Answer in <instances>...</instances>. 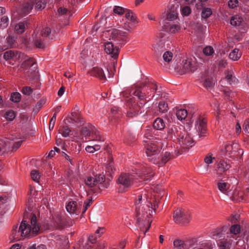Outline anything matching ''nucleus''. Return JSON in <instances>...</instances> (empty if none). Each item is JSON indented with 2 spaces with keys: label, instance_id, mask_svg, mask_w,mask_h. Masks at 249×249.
<instances>
[{
  "label": "nucleus",
  "instance_id": "obj_1",
  "mask_svg": "<svg viewBox=\"0 0 249 249\" xmlns=\"http://www.w3.org/2000/svg\"><path fill=\"white\" fill-rule=\"evenodd\" d=\"M154 191L159 195H153L151 192L144 193L139 195L135 202L137 223L139 224L141 229L146 227L144 234L146 233L151 226V217L156 213L158 207L159 198L161 197L163 189L158 185Z\"/></svg>",
  "mask_w": 249,
  "mask_h": 249
},
{
  "label": "nucleus",
  "instance_id": "obj_2",
  "mask_svg": "<svg viewBox=\"0 0 249 249\" xmlns=\"http://www.w3.org/2000/svg\"><path fill=\"white\" fill-rule=\"evenodd\" d=\"M30 224V225L28 224L25 220H23L19 227L18 226L13 227L11 233L13 239L18 241L23 237L30 236L31 233L36 234L40 229V226L37 223L35 214L33 215Z\"/></svg>",
  "mask_w": 249,
  "mask_h": 249
},
{
  "label": "nucleus",
  "instance_id": "obj_3",
  "mask_svg": "<svg viewBox=\"0 0 249 249\" xmlns=\"http://www.w3.org/2000/svg\"><path fill=\"white\" fill-rule=\"evenodd\" d=\"M135 179V176L132 174L122 173L116 180L119 192L127 191L132 186Z\"/></svg>",
  "mask_w": 249,
  "mask_h": 249
},
{
  "label": "nucleus",
  "instance_id": "obj_4",
  "mask_svg": "<svg viewBox=\"0 0 249 249\" xmlns=\"http://www.w3.org/2000/svg\"><path fill=\"white\" fill-rule=\"evenodd\" d=\"M81 134L85 137L91 136V140L103 141V138L100 135L99 132L96 129L94 126L88 124L83 126L80 131Z\"/></svg>",
  "mask_w": 249,
  "mask_h": 249
},
{
  "label": "nucleus",
  "instance_id": "obj_5",
  "mask_svg": "<svg viewBox=\"0 0 249 249\" xmlns=\"http://www.w3.org/2000/svg\"><path fill=\"white\" fill-rule=\"evenodd\" d=\"M147 143L144 146L145 153L148 160L154 163L157 161V158L160 154V149L155 143L144 141Z\"/></svg>",
  "mask_w": 249,
  "mask_h": 249
},
{
  "label": "nucleus",
  "instance_id": "obj_6",
  "mask_svg": "<svg viewBox=\"0 0 249 249\" xmlns=\"http://www.w3.org/2000/svg\"><path fill=\"white\" fill-rule=\"evenodd\" d=\"M142 86H136L135 87L136 89L133 92V94L138 97L139 101L136 103L140 105L141 107H143L154 96V94L150 93L149 91H147V96L144 94V91L146 90L143 88L141 89Z\"/></svg>",
  "mask_w": 249,
  "mask_h": 249
},
{
  "label": "nucleus",
  "instance_id": "obj_7",
  "mask_svg": "<svg viewBox=\"0 0 249 249\" xmlns=\"http://www.w3.org/2000/svg\"><path fill=\"white\" fill-rule=\"evenodd\" d=\"M177 142L180 146L182 152L187 151L190 147H192L195 143L191 135L184 130H182V134L179 137Z\"/></svg>",
  "mask_w": 249,
  "mask_h": 249
},
{
  "label": "nucleus",
  "instance_id": "obj_8",
  "mask_svg": "<svg viewBox=\"0 0 249 249\" xmlns=\"http://www.w3.org/2000/svg\"><path fill=\"white\" fill-rule=\"evenodd\" d=\"M173 217L175 222L179 224L188 223L191 219L190 213L185 209L180 208L174 211Z\"/></svg>",
  "mask_w": 249,
  "mask_h": 249
},
{
  "label": "nucleus",
  "instance_id": "obj_9",
  "mask_svg": "<svg viewBox=\"0 0 249 249\" xmlns=\"http://www.w3.org/2000/svg\"><path fill=\"white\" fill-rule=\"evenodd\" d=\"M110 37L121 45H124L129 40L127 32L116 29H113L111 31Z\"/></svg>",
  "mask_w": 249,
  "mask_h": 249
},
{
  "label": "nucleus",
  "instance_id": "obj_10",
  "mask_svg": "<svg viewBox=\"0 0 249 249\" xmlns=\"http://www.w3.org/2000/svg\"><path fill=\"white\" fill-rule=\"evenodd\" d=\"M127 110L126 112V116L128 118H132L136 117L142 107L140 105L136 103L134 99L131 98L126 103Z\"/></svg>",
  "mask_w": 249,
  "mask_h": 249
},
{
  "label": "nucleus",
  "instance_id": "obj_11",
  "mask_svg": "<svg viewBox=\"0 0 249 249\" xmlns=\"http://www.w3.org/2000/svg\"><path fill=\"white\" fill-rule=\"evenodd\" d=\"M225 154L231 158L238 156V155H242L243 151L240 149L236 143H229L225 146Z\"/></svg>",
  "mask_w": 249,
  "mask_h": 249
},
{
  "label": "nucleus",
  "instance_id": "obj_12",
  "mask_svg": "<svg viewBox=\"0 0 249 249\" xmlns=\"http://www.w3.org/2000/svg\"><path fill=\"white\" fill-rule=\"evenodd\" d=\"M18 57L24 60L21 65L20 71L25 72L27 70L31 69V67L35 64V60L34 58L29 57L22 53H17Z\"/></svg>",
  "mask_w": 249,
  "mask_h": 249
},
{
  "label": "nucleus",
  "instance_id": "obj_13",
  "mask_svg": "<svg viewBox=\"0 0 249 249\" xmlns=\"http://www.w3.org/2000/svg\"><path fill=\"white\" fill-rule=\"evenodd\" d=\"M182 129L178 126H172L167 131V139L178 141L182 133Z\"/></svg>",
  "mask_w": 249,
  "mask_h": 249
},
{
  "label": "nucleus",
  "instance_id": "obj_14",
  "mask_svg": "<svg viewBox=\"0 0 249 249\" xmlns=\"http://www.w3.org/2000/svg\"><path fill=\"white\" fill-rule=\"evenodd\" d=\"M105 51L111 57L116 59L119 55V49L117 47H114L112 42H108L105 44Z\"/></svg>",
  "mask_w": 249,
  "mask_h": 249
},
{
  "label": "nucleus",
  "instance_id": "obj_15",
  "mask_svg": "<svg viewBox=\"0 0 249 249\" xmlns=\"http://www.w3.org/2000/svg\"><path fill=\"white\" fill-rule=\"evenodd\" d=\"M196 123L195 127L199 136H204L206 132V122L204 119L199 117Z\"/></svg>",
  "mask_w": 249,
  "mask_h": 249
},
{
  "label": "nucleus",
  "instance_id": "obj_16",
  "mask_svg": "<svg viewBox=\"0 0 249 249\" xmlns=\"http://www.w3.org/2000/svg\"><path fill=\"white\" fill-rule=\"evenodd\" d=\"M173 156L169 152H165L162 154L161 157L160 155L157 158V161L154 162L153 163L157 165L159 167L163 166L169 160L172 159Z\"/></svg>",
  "mask_w": 249,
  "mask_h": 249
},
{
  "label": "nucleus",
  "instance_id": "obj_17",
  "mask_svg": "<svg viewBox=\"0 0 249 249\" xmlns=\"http://www.w3.org/2000/svg\"><path fill=\"white\" fill-rule=\"evenodd\" d=\"M183 68L185 72H194L197 69L195 61L191 59H187L183 61Z\"/></svg>",
  "mask_w": 249,
  "mask_h": 249
},
{
  "label": "nucleus",
  "instance_id": "obj_18",
  "mask_svg": "<svg viewBox=\"0 0 249 249\" xmlns=\"http://www.w3.org/2000/svg\"><path fill=\"white\" fill-rule=\"evenodd\" d=\"M90 75L95 76L100 80H106L107 75L105 73L103 70L99 67H95L92 68L90 71Z\"/></svg>",
  "mask_w": 249,
  "mask_h": 249
},
{
  "label": "nucleus",
  "instance_id": "obj_19",
  "mask_svg": "<svg viewBox=\"0 0 249 249\" xmlns=\"http://www.w3.org/2000/svg\"><path fill=\"white\" fill-rule=\"evenodd\" d=\"M95 181L96 186L100 189L101 187L107 188L109 186V184L108 182H105V176L102 174H98L94 177Z\"/></svg>",
  "mask_w": 249,
  "mask_h": 249
},
{
  "label": "nucleus",
  "instance_id": "obj_20",
  "mask_svg": "<svg viewBox=\"0 0 249 249\" xmlns=\"http://www.w3.org/2000/svg\"><path fill=\"white\" fill-rule=\"evenodd\" d=\"M154 173L153 170L150 168H147L143 169L141 173H140V177L142 179L145 181L150 180L154 176Z\"/></svg>",
  "mask_w": 249,
  "mask_h": 249
},
{
  "label": "nucleus",
  "instance_id": "obj_21",
  "mask_svg": "<svg viewBox=\"0 0 249 249\" xmlns=\"http://www.w3.org/2000/svg\"><path fill=\"white\" fill-rule=\"evenodd\" d=\"M231 166L224 160H221L217 164V174L220 176L223 172L228 170Z\"/></svg>",
  "mask_w": 249,
  "mask_h": 249
},
{
  "label": "nucleus",
  "instance_id": "obj_22",
  "mask_svg": "<svg viewBox=\"0 0 249 249\" xmlns=\"http://www.w3.org/2000/svg\"><path fill=\"white\" fill-rule=\"evenodd\" d=\"M173 246L175 249H189V245L188 242L178 239H176L173 242Z\"/></svg>",
  "mask_w": 249,
  "mask_h": 249
},
{
  "label": "nucleus",
  "instance_id": "obj_23",
  "mask_svg": "<svg viewBox=\"0 0 249 249\" xmlns=\"http://www.w3.org/2000/svg\"><path fill=\"white\" fill-rule=\"evenodd\" d=\"M166 19L169 20H174L177 18L178 13L176 9L173 8L169 9L165 14Z\"/></svg>",
  "mask_w": 249,
  "mask_h": 249
},
{
  "label": "nucleus",
  "instance_id": "obj_24",
  "mask_svg": "<svg viewBox=\"0 0 249 249\" xmlns=\"http://www.w3.org/2000/svg\"><path fill=\"white\" fill-rule=\"evenodd\" d=\"M165 124L163 120L160 118H157L153 123V127L157 130H162L165 127Z\"/></svg>",
  "mask_w": 249,
  "mask_h": 249
},
{
  "label": "nucleus",
  "instance_id": "obj_25",
  "mask_svg": "<svg viewBox=\"0 0 249 249\" xmlns=\"http://www.w3.org/2000/svg\"><path fill=\"white\" fill-rule=\"evenodd\" d=\"M241 52L239 49H234L229 54V57L233 61H237L241 57Z\"/></svg>",
  "mask_w": 249,
  "mask_h": 249
},
{
  "label": "nucleus",
  "instance_id": "obj_26",
  "mask_svg": "<svg viewBox=\"0 0 249 249\" xmlns=\"http://www.w3.org/2000/svg\"><path fill=\"white\" fill-rule=\"evenodd\" d=\"M18 52H15L14 51L9 50L5 52L3 54V58L6 60H9L13 59L14 57L18 56L17 54Z\"/></svg>",
  "mask_w": 249,
  "mask_h": 249
},
{
  "label": "nucleus",
  "instance_id": "obj_27",
  "mask_svg": "<svg viewBox=\"0 0 249 249\" xmlns=\"http://www.w3.org/2000/svg\"><path fill=\"white\" fill-rule=\"evenodd\" d=\"M138 86H142V88H141V89H142V88L144 89H145V91H144V94L147 96V91H149L150 92V93H152L153 92L152 89H157V88L155 87V85L153 86L152 84H148V86H146V83H142L140 84V85H138Z\"/></svg>",
  "mask_w": 249,
  "mask_h": 249
},
{
  "label": "nucleus",
  "instance_id": "obj_28",
  "mask_svg": "<svg viewBox=\"0 0 249 249\" xmlns=\"http://www.w3.org/2000/svg\"><path fill=\"white\" fill-rule=\"evenodd\" d=\"M0 145L1 150H2L3 152L5 153L8 152L10 150L12 144L10 141L7 140L6 141L2 142V143H0Z\"/></svg>",
  "mask_w": 249,
  "mask_h": 249
},
{
  "label": "nucleus",
  "instance_id": "obj_29",
  "mask_svg": "<svg viewBox=\"0 0 249 249\" xmlns=\"http://www.w3.org/2000/svg\"><path fill=\"white\" fill-rule=\"evenodd\" d=\"M188 114L187 111L186 109H180L177 110L176 112V116L177 118L179 120H182L186 118Z\"/></svg>",
  "mask_w": 249,
  "mask_h": 249
},
{
  "label": "nucleus",
  "instance_id": "obj_30",
  "mask_svg": "<svg viewBox=\"0 0 249 249\" xmlns=\"http://www.w3.org/2000/svg\"><path fill=\"white\" fill-rule=\"evenodd\" d=\"M243 21L242 18L239 17L238 16H235L232 17L230 21L231 24L233 26H239Z\"/></svg>",
  "mask_w": 249,
  "mask_h": 249
},
{
  "label": "nucleus",
  "instance_id": "obj_31",
  "mask_svg": "<svg viewBox=\"0 0 249 249\" xmlns=\"http://www.w3.org/2000/svg\"><path fill=\"white\" fill-rule=\"evenodd\" d=\"M231 246V241L230 240H225L220 241L218 243L219 249H230Z\"/></svg>",
  "mask_w": 249,
  "mask_h": 249
},
{
  "label": "nucleus",
  "instance_id": "obj_32",
  "mask_svg": "<svg viewBox=\"0 0 249 249\" xmlns=\"http://www.w3.org/2000/svg\"><path fill=\"white\" fill-rule=\"evenodd\" d=\"M67 211L70 213H73L76 209V205L75 201H71L66 206Z\"/></svg>",
  "mask_w": 249,
  "mask_h": 249
},
{
  "label": "nucleus",
  "instance_id": "obj_33",
  "mask_svg": "<svg viewBox=\"0 0 249 249\" xmlns=\"http://www.w3.org/2000/svg\"><path fill=\"white\" fill-rule=\"evenodd\" d=\"M85 184L90 188L96 186L94 177H89L85 180Z\"/></svg>",
  "mask_w": 249,
  "mask_h": 249
},
{
  "label": "nucleus",
  "instance_id": "obj_34",
  "mask_svg": "<svg viewBox=\"0 0 249 249\" xmlns=\"http://www.w3.org/2000/svg\"><path fill=\"white\" fill-rule=\"evenodd\" d=\"M159 111L161 113H165L168 111V105L164 101H160L159 104Z\"/></svg>",
  "mask_w": 249,
  "mask_h": 249
},
{
  "label": "nucleus",
  "instance_id": "obj_35",
  "mask_svg": "<svg viewBox=\"0 0 249 249\" xmlns=\"http://www.w3.org/2000/svg\"><path fill=\"white\" fill-rule=\"evenodd\" d=\"M15 30L17 34H21L25 30L24 24L23 22H19L17 24L15 27Z\"/></svg>",
  "mask_w": 249,
  "mask_h": 249
},
{
  "label": "nucleus",
  "instance_id": "obj_36",
  "mask_svg": "<svg viewBox=\"0 0 249 249\" xmlns=\"http://www.w3.org/2000/svg\"><path fill=\"white\" fill-rule=\"evenodd\" d=\"M25 76L30 79H33L37 75V72L36 71H34L32 69H29L25 71V72H23Z\"/></svg>",
  "mask_w": 249,
  "mask_h": 249
},
{
  "label": "nucleus",
  "instance_id": "obj_37",
  "mask_svg": "<svg viewBox=\"0 0 249 249\" xmlns=\"http://www.w3.org/2000/svg\"><path fill=\"white\" fill-rule=\"evenodd\" d=\"M212 14V10L209 8L204 7L202 9L201 16L202 18H207Z\"/></svg>",
  "mask_w": 249,
  "mask_h": 249
},
{
  "label": "nucleus",
  "instance_id": "obj_38",
  "mask_svg": "<svg viewBox=\"0 0 249 249\" xmlns=\"http://www.w3.org/2000/svg\"><path fill=\"white\" fill-rule=\"evenodd\" d=\"M214 52L213 48L210 46H206L203 49V53L206 56H211Z\"/></svg>",
  "mask_w": 249,
  "mask_h": 249
},
{
  "label": "nucleus",
  "instance_id": "obj_39",
  "mask_svg": "<svg viewBox=\"0 0 249 249\" xmlns=\"http://www.w3.org/2000/svg\"><path fill=\"white\" fill-rule=\"evenodd\" d=\"M21 99V95L18 92L13 93L10 97V100L14 103H18Z\"/></svg>",
  "mask_w": 249,
  "mask_h": 249
},
{
  "label": "nucleus",
  "instance_id": "obj_40",
  "mask_svg": "<svg viewBox=\"0 0 249 249\" xmlns=\"http://www.w3.org/2000/svg\"><path fill=\"white\" fill-rule=\"evenodd\" d=\"M4 116L7 120L12 121L15 118L16 114L13 110H10L5 113Z\"/></svg>",
  "mask_w": 249,
  "mask_h": 249
},
{
  "label": "nucleus",
  "instance_id": "obj_41",
  "mask_svg": "<svg viewBox=\"0 0 249 249\" xmlns=\"http://www.w3.org/2000/svg\"><path fill=\"white\" fill-rule=\"evenodd\" d=\"M230 231L231 233L233 234H237L240 232V226L238 224L233 225L231 227Z\"/></svg>",
  "mask_w": 249,
  "mask_h": 249
},
{
  "label": "nucleus",
  "instance_id": "obj_42",
  "mask_svg": "<svg viewBox=\"0 0 249 249\" xmlns=\"http://www.w3.org/2000/svg\"><path fill=\"white\" fill-rule=\"evenodd\" d=\"M217 186L219 191L223 193H225L227 189L229 188L227 183L224 182L218 183Z\"/></svg>",
  "mask_w": 249,
  "mask_h": 249
},
{
  "label": "nucleus",
  "instance_id": "obj_43",
  "mask_svg": "<svg viewBox=\"0 0 249 249\" xmlns=\"http://www.w3.org/2000/svg\"><path fill=\"white\" fill-rule=\"evenodd\" d=\"M173 58V53L171 52L166 51L163 54V59L165 62H169Z\"/></svg>",
  "mask_w": 249,
  "mask_h": 249
},
{
  "label": "nucleus",
  "instance_id": "obj_44",
  "mask_svg": "<svg viewBox=\"0 0 249 249\" xmlns=\"http://www.w3.org/2000/svg\"><path fill=\"white\" fill-rule=\"evenodd\" d=\"M31 176L32 179L36 182H39V180L40 177L39 173L36 170H32L31 172Z\"/></svg>",
  "mask_w": 249,
  "mask_h": 249
},
{
  "label": "nucleus",
  "instance_id": "obj_45",
  "mask_svg": "<svg viewBox=\"0 0 249 249\" xmlns=\"http://www.w3.org/2000/svg\"><path fill=\"white\" fill-rule=\"evenodd\" d=\"M59 132L61 133L63 136L66 137L69 135L71 130L66 125L62 126V128L59 129Z\"/></svg>",
  "mask_w": 249,
  "mask_h": 249
},
{
  "label": "nucleus",
  "instance_id": "obj_46",
  "mask_svg": "<svg viewBox=\"0 0 249 249\" xmlns=\"http://www.w3.org/2000/svg\"><path fill=\"white\" fill-rule=\"evenodd\" d=\"M126 10V9L118 6H115L113 8V12L115 14L119 15H122L124 14Z\"/></svg>",
  "mask_w": 249,
  "mask_h": 249
},
{
  "label": "nucleus",
  "instance_id": "obj_47",
  "mask_svg": "<svg viewBox=\"0 0 249 249\" xmlns=\"http://www.w3.org/2000/svg\"><path fill=\"white\" fill-rule=\"evenodd\" d=\"M8 18L6 16H3L1 18L0 21V28H5L8 25Z\"/></svg>",
  "mask_w": 249,
  "mask_h": 249
},
{
  "label": "nucleus",
  "instance_id": "obj_48",
  "mask_svg": "<svg viewBox=\"0 0 249 249\" xmlns=\"http://www.w3.org/2000/svg\"><path fill=\"white\" fill-rule=\"evenodd\" d=\"M112 157H110V160H109V163L107 165L106 169L107 172H108L110 174L113 173L115 170V168H114L113 163L112 161Z\"/></svg>",
  "mask_w": 249,
  "mask_h": 249
},
{
  "label": "nucleus",
  "instance_id": "obj_49",
  "mask_svg": "<svg viewBox=\"0 0 249 249\" xmlns=\"http://www.w3.org/2000/svg\"><path fill=\"white\" fill-rule=\"evenodd\" d=\"M33 4L29 2L26 3L23 6V12L26 14H28L33 9Z\"/></svg>",
  "mask_w": 249,
  "mask_h": 249
},
{
  "label": "nucleus",
  "instance_id": "obj_50",
  "mask_svg": "<svg viewBox=\"0 0 249 249\" xmlns=\"http://www.w3.org/2000/svg\"><path fill=\"white\" fill-rule=\"evenodd\" d=\"M125 12H126V13H125V17L126 19H127L128 20H130L131 21H134L135 20L134 14H133V13L132 12H131L130 10L126 9Z\"/></svg>",
  "mask_w": 249,
  "mask_h": 249
},
{
  "label": "nucleus",
  "instance_id": "obj_51",
  "mask_svg": "<svg viewBox=\"0 0 249 249\" xmlns=\"http://www.w3.org/2000/svg\"><path fill=\"white\" fill-rule=\"evenodd\" d=\"M113 69H111L110 71L107 69V77L110 78L111 77H113V76L114 74V72L116 71V62L113 61L111 64Z\"/></svg>",
  "mask_w": 249,
  "mask_h": 249
},
{
  "label": "nucleus",
  "instance_id": "obj_52",
  "mask_svg": "<svg viewBox=\"0 0 249 249\" xmlns=\"http://www.w3.org/2000/svg\"><path fill=\"white\" fill-rule=\"evenodd\" d=\"M215 158L213 157V154L211 153H209L205 156L204 160L207 164L209 165V164L212 163L213 161V160Z\"/></svg>",
  "mask_w": 249,
  "mask_h": 249
},
{
  "label": "nucleus",
  "instance_id": "obj_53",
  "mask_svg": "<svg viewBox=\"0 0 249 249\" xmlns=\"http://www.w3.org/2000/svg\"><path fill=\"white\" fill-rule=\"evenodd\" d=\"M180 29V25L178 24H173L171 25L169 28V31L171 33H176Z\"/></svg>",
  "mask_w": 249,
  "mask_h": 249
},
{
  "label": "nucleus",
  "instance_id": "obj_54",
  "mask_svg": "<svg viewBox=\"0 0 249 249\" xmlns=\"http://www.w3.org/2000/svg\"><path fill=\"white\" fill-rule=\"evenodd\" d=\"M34 44L38 48L43 49L45 48V45L42 40L40 39L37 38L35 39L34 41Z\"/></svg>",
  "mask_w": 249,
  "mask_h": 249
},
{
  "label": "nucleus",
  "instance_id": "obj_55",
  "mask_svg": "<svg viewBox=\"0 0 249 249\" xmlns=\"http://www.w3.org/2000/svg\"><path fill=\"white\" fill-rule=\"evenodd\" d=\"M92 198H90V199H88L84 202V208H83L82 213H85V212L88 209V207L90 206L91 204L92 203Z\"/></svg>",
  "mask_w": 249,
  "mask_h": 249
},
{
  "label": "nucleus",
  "instance_id": "obj_56",
  "mask_svg": "<svg viewBox=\"0 0 249 249\" xmlns=\"http://www.w3.org/2000/svg\"><path fill=\"white\" fill-rule=\"evenodd\" d=\"M21 92L23 94L30 95L33 92V89L30 87H24L23 88Z\"/></svg>",
  "mask_w": 249,
  "mask_h": 249
},
{
  "label": "nucleus",
  "instance_id": "obj_57",
  "mask_svg": "<svg viewBox=\"0 0 249 249\" xmlns=\"http://www.w3.org/2000/svg\"><path fill=\"white\" fill-rule=\"evenodd\" d=\"M191 9L189 6H185L181 9L182 15L184 16H187L191 13Z\"/></svg>",
  "mask_w": 249,
  "mask_h": 249
},
{
  "label": "nucleus",
  "instance_id": "obj_58",
  "mask_svg": "<svg viewBox=\"0 0 249 249\" xmlns=\"http://www.w3.org/2000/svg\"><path fill=\"white\" fill-rule=\"evenodd\" d=\"M56 113H54L50 122L49 126V128L50 130L53 129L54 127L55 120H56Z\"/></svg>",
  "mask_w": 249,
  "mask_h": 249
},
{
  "label": "nucleus",
  "instance_id": "obj_59",
  "mask_svg": "<svg viewBox=\"0 0 249 249\" xmlns=\"http://www.w3.org/2000/svg\"><path fill=\"white\" fill-rule=\"evenodd\" d=\"M51 32V29L49 27H46L41 31L40 35L41 36L45 37L49 35Z\"/></svg>",
  "mask_w": 249,
  "mask_h": 249
},
{
  "label": "nucleus",
  "instance_id": "obj_60",
  "mask_svg": "<svg viewBox=\"0 0 249 249\" xmlns=\"http://www.w3.org/2000/svg\"><path fill=\"white\" fill-rule=\"evenodd\" d=\"M226 79L231 84L233 77V72L231 71H228L226 72Z\"/></svg>",
  "mask_w": 249,
  "mask_h": 249
},
{
  "label": "nucleus",
  "instance_id": "obj_61",
  "mask_svg": "<svg viewBox=\"0 0 249 249\" xmlns=\"http://www.w3.org/2000/svg\"><path fill=\"white\" fill-rule=\"evenodd\" d=\"M45 7V3H44L42 1H38L36 2V6H35V9L38 10H41L42 9H44Z\"/></svg>",
  "mask_w": 249,
  "mask_h": 249
},
{
  "label": "nucleus",
  "instance_id": "obj_62",
  "mask_svg": "<svg viewBox=\"0 0 249 249\" xmlns=\"http://www.w3.org/2000/svg\"><path fill=\"white\" fill-rule=\"evenodd\" d=\"M58 12L59 14L61 15H70V11H68L66 8L60 7L58 9Z\"/></svg>",
  "mask_w": 249,
  "mask_h": 249
},
{
  "label": "nucleus",
  "instance_id": "obj_63",
  "mask_svg": "<svg viewBox=\"0 0 249 249\" xmlns=\"http://www.w3.org/2000/svg\"><path fill=\"white\" fill-rule=\"evenodd\" d=\"M238 4V1L237 0H230L228 2V5L230 8H234Z\"/></svg>",
  "mask_w": 249,
  "mask_h": 249
},
{
  "label": "nucleus",
  "instance_id": "obj_64",
  "mask_svg": "<svg viewBox=\"0 0 249 249\" xmlns=\"http://www.w3.org/2000/svg\"><path fill=\"white\" fill-rule=\"evenodd\" d=\"M244 130L247 133H249V119L246 120L243 125Z\"/></svg>",
  "mask_w": 249,
  "mask_h": 249
}]
</instances>
